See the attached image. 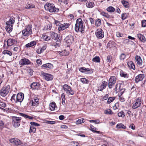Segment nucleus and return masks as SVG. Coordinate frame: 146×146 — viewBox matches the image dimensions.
Listing matches in <instances>:
<instances>
[{
	"label": "nucleus",
	"mask_w": 146,
	"mask_h": 146,
	"mask_svg": "<svg viewBox=\"0 0 146 146\" xmlns=\"http://www.w3.org/2000/svg\"><path fill=\"white\" fill-rule=\"evenodd\" d=\"M126 55L124 53L121 54L120 56V58L121 60H124L125 58Z\"/></svg>",
	"instance_id": "obj_54"
},
{
	"label": "nucleus",
	"mask_w": 146,
	"mask_h": 146,
	"mask_svg": "<svg viewBox=\"0 0 146 146\" xmlns=\"http://www.w3.org/2000/svg\"><path fill=\"white\" fill-rule=\"evenodd\" d=\"M15 42V40L9 38L7 41H6V42H7V44L8 46H10L14 44Z\"/></svg>",
	"instance_id": "obj_22"
},
{
	"label": "nucleus",
	"mask_w": 146,
	"mask_h": 146,
	"mask_svg": "<svg viewBox=\"0 0 146 146\" xmlns=\"http://www.w3.org/2000/svg\"><path fill=\"white\" fill-rule=\"evenodd\" d=\"M9 22H6V29L7 32L9 33L11 32L12 30V25L9 24Z\"/></svg>",
	"instance_id": "obj_20"
},
{
	"label": "nucleus",
	"mask_w": 146,
	"mask_h": 146,
	"mask_svg": "<svg viewBox=\"0 0 146 146\" xmlns=\"http://www.w3.org/2000/svg\"><path fill=\"white\" fill-rule=\"evenodd\" d=\"M64 41L67 44L68 46L73 42V37L71 35H69L65 38Z\"/></svg>",
	"instance_id": "obj_8"
},
{
	"label": "nucleus",
	"mask_w": 146,
	"mask_h": 146,
	"mask_svg": "<svg viewBox=\"0 0 146 146\" xmlns=\"http://www.w3.org/2000/svg\"><path fill=\"white\" fill-rule=\"evenodd\" d=\"M43 78L47 81L51 80L53 78V76L51 74L43 72L42 73Z\"/></svg>",
	"instance_id": "obj_13"
},
{
	"label": "nucleus",
	"mask_w": 146,
	"mask_h": 146,
	"mask_svg": "<svg viewBox=\"0 0 146 146\" xmlns=\"http://www.w3.org/2000/svg\"><path fill=\"white\" fill-rule=\"evenodd\" d=\"M129 15L128 13H123L121 15V18L123 20H124L126 19Z\"/></svg>",
	"instance_id": "obj_32"
},
{
	"label": "nucleus",
	"mask_w": 146,
	"mask_h": 146,
	"mask_svg": "<svg viewBox=\"0 0 146 146\" xmlns=\"http://www.w3.org/2000/svg\"><path fill=\"white\" fill-rule=\"evenodd\" d=\"M10 90V86L8 85L3 87L0 91V95L5 97L8 93Z\"/></svg>",
	"instance_id": "obj_5"
},
{
	"label": "nucleus",
	"mask_w": 146,
	"mask_h": 146,
	"mask_svg": "<svg viewBox=\"0 0 146 146\" xmlns=\"http://www.w3.org/2000/svg\"><path fill=\"white\" fill-rule=\"evenodd\" d=\"M111 58L110 56H108L107 57V62H111Z\"/></svg>",
	"instance_id": "obj_64"
},
{
	"label": "nucleus",
	"mask_w": 146,
	"mask_h": 146,
	"mask_svg": "<svg viewBox=\"0 0 146 146\" xmlns=\"http://www.w3.org/2000/svg\"><path fill=\"white\" fill-rule=\"evenodd\" d=\"M58 53L60 54L62 56H66L69 54V52L66 51V50H64L59 51Z\"/></svg>",
	"instance_id": "obj_25"
},
{
	"label": "nucleus",
	"mask_w": 146,
	"mask_h": 146,
	"mask_svg": "<svg viewBox=\"0 0 146 146\" xmlns=\"http://www.w3.org/2000/svg\"><path fill=\"white\" fill-rule=\"evenodd\" d=\"M35 7V6L33 5L28 4L25 6L26 9H30Z\"/></svg>",
	"instance_id": "obj_52"
},
{
	"label": "nucleus",
	"mask_w": 146,
	"mask_h": 146,
	"mask_svg": "<svg viewBox=\"0 0 146 146\" xmlns=\"http://www.w3.org/2000/svg\"><path fill=\"white\" fill-rule=\"evenodd\" d=\"M80 81L84 84H88V80L84 78H82L80 79Z\"/></svg>",
	"instance_id": "obj_41"
},
{
	"label": "nucleus",
	"mask_w": 146,
	"mask_h": 146,
	"mask_svg": "<svg viewBox=\"0 0 146 146\" xmlns=\"http://www.w3.org/2000/svg\"><path fill=\"white\" fill-rule=\"evenodd\" d=\"M56 107V105L55 102H52L50 103L49 108L50 110L51 111H53L55 109Z\"/></svg>",
	"instance_id": "obj_24"
},
{
	"label": "nucleus",
	"mask_w": 146,
	"mask_h": 146,
	"mask_svg": "<svg viewBox=\"0 0 146 146\" xmlns=\"http://www.w3.org/2000/svg\"><path fill=\"white\" fill-rule=\"evenodd\" d=\"M85 121V120L84 119H80L76 121V123L77 124H79L84 123Z\"/></svg>",
	"instance_id": "obj_37"
},
{
	"label": "nucleus",
	"mask_w": 146,
	"mask_h": 146,
	"mask_svg": "<svg viewBox=\"0 0 146 146\" xmlns=\"http://www.w3.org/2000/svg\"><path fill=\"white\" fill-rule=\"evenodd\" d=\"M116 35L117 37H122L123 35V34L120 33L119 32H118L116 33Z\"/></svg>",
	"instance_id": "obj_57"
},
{
	"label": "nucleus",
	"mask_w": 146,
	"mask_h": 146,
	"mask_svg": "<svg viewBox=\"0 0 146 146\" xmlns=\"http://www.w3.org/2000/svg\"><path fill=\"white\" fill-rule=\"evenodd\" d=\"M107 10L110 13L113 12L115 11V9L112 6L108 7L107 9Z\"/></svg>",
	"instance_id": "obj_34"
},
{
	"label": "nucleus",
	"mask_w": 146,
	"mask_h": 146,
	"mask_svg": "<svg viewBox=\"0 0 146 146\" xmlns=\"http://www.w3.org/2000/svg\"><path fill=\"white\" fill-rule=\"evenodd\" d=\"M135 60L137 65L141 66L142 64L143 61L140 56H135Z\"/></svg>",
	"instance_id": "obj_21"
},
{
	"label": "nucleus",
	"mask_w": 146,
	"mask_h": 146,
	"mask_svg": "<svg viewBox=\"0 0 146 146\" xmlns=\"http://www.w3.org/2000/svg\"><path fill=\"white\" fill-rule=\"evenodd\" d=\"M15 21V18L13 17H11L9 20V21H7V22H9V24H14Z\"/></svg>",
	"instance_id": "obj_39"
},
{
	"label": "nucleus",
	"mask_w": 146,
	"mask_h": 146,
	"mask_svg": "<svg viewBox=\"0 0 146 146\" xmlns=\"http://www.w3.org/2000/svg\"><path fill=\"white\" fill-rule=\"evenodd\" d=\"M90 130L92 131V132H94V129H96L95 127H94L91 124L90 125Z\"/></svg>",
	"instance_id": "obj_61"
},
{
	"label": "nucleus",
	"mask_w": 146,
	"mask_h": 146,
	"mask_svg": "<svg viewBox=\"0 0 146 146\" xmlns=\"http://www.w3.org/2000/svg\"><path fill=\"white\" fill-rule=\"evenodd\" d=\"M63 88L66 93L68 95H73L74 92L71 87L67 84H64L63 86Z\"/></svg>",
	"instance_id": "obj_4"
},
{
	"label": "nucleus",
	"mask_w": 146,
	"mask_h": 146,
	"mask_svg": "<svg viewBox=\"0 0 146 146\" xmlns=\"http://www.w3.org/2000/svg\"><path fill=\"white\" fill-rule=\"evenodd\" d=\"M121 3L125 8H127L129 7V4L127 2L123 0L122 1Z\"/></svg>",
	"instance_id": "obj_36"
},
{
	"label": "nucleus",
	"mask_w": 146,
	"mask_h": 146,
	"mask_svg": "<svg viewBox=\"0 0 146 146\" xmlns=\"http://www.w3.org/2000/svg\"><path fill=\"white\" fill-rule=\"evenodd\" d=\"M85 27L84 22L81 18L77 19L75 27V30L77 32L84 33Z\"/></svg>",
	"instance_id": "obj_1"
},
{
	"label": "nucleus",
	"mask_w": 146,
	"mask_h": 146,
	"mask_svg": "<svg viewBox=\"0 0 146 146\" xmlns=\"http://www.w3.org/2000/svg\"><path fill=\"white\" fill-rule=\"evenodd\" d=\"M50 35L52 39L57 41L58 42H59V40H60L58 37V34L57 33L51 32L50 33Z\"/></svg>",
	"instance_id": "obj_18"
},
{
	"label": "nucleus",
	"mask_w": 146,
	"mask_h": 146,
	"mask_svg": "<svg viewBox=\"0 0 146 146\" xmlns=\"http://www.w3.org/2000/svg\"><path fill=\"white\" fill-rule=\"evenodd\" d=\"M4 123L2 121L0 120V129H2L4 126Z\"/></svg>",
	"instance_id": "obj_59"
},
{
	"label": "nucleus",
	"mask_w": 146,
	"mask_h": 146,
	"mask_svg": "<svg viewBox=\"0 0 146 146\" xmlns=\"http://www.w3.org/2000/svg\"><path fill=\"white\" fill-rule=\"evenodd\" d=\"M59 42H52L51 43V45L52 46H54L56 48L57 46H59L60 45V40L59 41Z\"/></svg>",
	"instance_id": "obj_42"
},
{
	"label": "nucleus",
	"mask_w": 146,
	"mask_h": 146,
	"mask_svg": "<svg viewBox=\"0 0 146 146\" xmlns=\"http://www.w3.org/2000/svg\"><path fill=\"white\" fill-rule=\"evenodd\" d=\"M30 63V61L27 58H24L21 59L19 62V64L21 66L28 65Z\"/></svg>",
	"instance_id": "obj_11"
},
{
	"label": "nucleus",
	"mask_w": 146,
	"mask_h": 146,
	"mask_svg": "<svg viewBox=\"0 0 146 146\" xmlns=\"http://www.w3.org/2000/svg\"><path fill=\"white\" fill-rule=\"evenodd\" d=\"M36 62L38 64L41 65L42 64V61L40 59H38L36 60Z\"/></svg>",
	"instance_id": "obj_63"
},
{
	"label": "nucleus",
	"mask_w": 146,
	"mask_h": 146,
	"mask_svg": "<svg viewBox=\"0 0 146 146\" xmlns=\"http://www.w3.org/2000/svg\"><path fill=\"white\" fill-rule=\"evenodd\" d=\"M36 41H33L26 44L25 46L27 47L28 48L35 45L36 44Z\"/></svg>",
	"instance_id": "obj_26"
},
{
	"label": "nucleus",
	"mask_w": 146,
	"mask_h": 146,
	"mask_svg": "<svg viewBox=\"0 0 146 146\" xmlns=\"http://www.w3.org/2000/svg\"><path fill=\"white\" fill-rule=\"evenodd\" d=\"M42 38L45 40H48L50 39V37L46 35H43Z\"/></svg>",
	"instance_id": "obj_49"
},
{
	"label": "nucleus",
	"mask_w": 146,
	"mask_h": 146,
	"mask_svg": "<svg viewBox=\"0 0 146 146\" xmlns=\"http://www.w3.org/2000/svg\"><path fill=\"white\" fill-rule=\"evenodd\" d=\"M108 85V83L105 81L102 82L101 85L98 88V90L100 91H102V90L105 89Z\"/></svg>",
	"instance_id": "obj_17"
},
{
	"label": "nucleus",
	"mask_w": 146,
	"mask_h": 146,
	"mask_svg": "<svg viewBox=\"0 0 146 146\" xmlns=\"http://www.w3.org/2000/svg\"><path fill=\"white\" fill-rule=\"evenodd\" d=\"M9 141L13 144L17 145H21V144L20 140L16 138L11 139Z\"/></svg>",
	"instance_id": "obj_14"
},
{
	"label": "nucleus",
	"mask_w": 146,
	"mask_h": 146,
	"mask_svg": "<svg viewBox=\"0 0 146 146\" xmlns=\"http://www.w3.org/2000/svg\"><path fill=\"white\" fill-rule=\"evenodd\" d=\"M116 128L118 129L123 128L125 129L126 128V127L122 123L117 124L116 126Z\"/></svg>",
	"instance_id": "obj_38"
},
{
	"label": "nucleus",
	"mask_w": 146,
	"mask_h": 146,
	"mask_svg": "<svg viewBox=\"0 0 146 146\" xmlns=\"http://www.w3.org/2000/svg\"><path fill=\"white\" fill-rule=\"evenodd\" d=\"M142 26L143 27H146V20H143L142 21Z\"/></svg>",
	"instance_id": "obj_58"
},
{
	"label": "nucleus",
	"mask_w": 146,
	"mask_h": 146,
	"mask_svg": "<svg viewBox=\"0 0 146 146\" xmlns=\"http://www.w3.org/2000/svg\"><path fill=\"white\" fill-rule=\"evenodd\" d=\"M43 50L41 48H40L36 50V52L38 54H40L43 52Z\"/></svg>",
	"instance_id": "obj_60"
},
{
	"label": "nucleus",
	"mask_w": 146,
	"mask_h": 146,
	"mask_svg": "<svg viewBox=\"0 0 146 146\" xmlns=\"http://www.w3.org/2000/svg\"><path fill=\"white\" fill-rule=\"evenodd\" d=\"M44 7L46 10L50 13H57L59 11V9L56 8L53 4H46L45 5Z\"/></svg>",
	"instance_id": "obj_2"
},
{
	"label": "nucleus",
	"mask_w": 146,
	"mask_h": 146,
	"mask_svg": "<svg viewBox=\"0 0 146 146\" xmlns=\"http://www.w3.org/2000/svg\"><path fill=\"white\" fill-rule=\"evenodd\" d=\"M31 25H28L27 28L22 31L23 36L27 37L29 35L32 34V30Z\"/></svg>",
	"instance_id": "obj_3"
},
{
	"label": "nucleus",
	"mask_w": 146,
	"mask_h": 146,
	"mask_svg": "<svg viewBox=\"0 0 146 146\" xmlns=\"http://www.w3.org/2000/svg\"><path fill=\"white\" fill-rule=\"evenodd\" d=\"M19 114L21 116H23L26 119H33V117L29 116L25 114L22 113H20Z\"/></svg>",
	"instance_id": "obj_31"
},
{
	"label": "nucleus",
	"mask_w": 146,
	"mask_h": 146,
	"mask_svg": "<svg viewBox=\"0 0 146 146\" xmlns=\"http://www.w3.org/2000/svg\"><path fill=\"white\" fill-rule=\"evenodd\" d=\"M144 77L143 74H139L135 77V80L136 83H137L140 81H142Z\"/></svg>",
	"instance_id": "obj_19"
},
{
	"label": "nucleus",
	"mask_w": 146,
	"mask_h": 146,
	"mask_svg": "<svg viewBox=\"0 0 146 146\" xmlns=\"http://www.w3.org/2000/svg\"><path fill=\"white\" fill-rule=\"evenodd\" d=\"M101 24V20L100 19H98L95 22V25L97 27L100 26Z\"/></svg>",
	"instance_id": "obj_40"
},
{
	"label": "nucleus",
	"mask_w": 146,
	"mask_h": 146,
	"mask_svg": "<svg viewBox=\"0 0 146 146\" xmlns=\"http://www.w3.org/2000/svg\"><path fill=\"white\" fill-rule=\"evenodd\" d=\"M86 5L88 8H92L94 6V4L93 2H87Z\"/></svg>",
	"instance_id": "obj_28"
},
{
	"label": "nucleus",
	"mask_w": 146,
	"mask_h": 146,
	"mask_svg": "<svg viewBox=\"0 0 146 146\" xmlns=\"http://www.w3.org/2000/svg\"><path fill=\"white\" fill-rule=\"evenodd\" d=\"M119 100L121 102H123L125 101V99L124 98L121 96H119Z\"/></svg>",
	"instance_id": "obj_62"
},
{
	"label": "nucleus",
	"mask_w": 146,
	"mask_h": 146,
	"mask_svg": "<svg viewBox=\"0 0 146 146\" xmlns=\"http://www.w3.org/2000/svg\"><path fill=\"white\" fill-rule=\"evenodd\" d=\"M58 2L62 5L63 4L66 5L68 3V0H58Z\"/></svg>",
	"instance_id": "obj_33"
},
{
	"label": "nucleus",
	"mask_w": 146,
	"mask_h": 146,
	"mask_svg": "<svg viewBox=\"0 0 146 146\" xmlns=\"http://www.w3.org/2000/svg\"><path fill=\"white\" fill-rule=\"evenodd\" d=\"M65 29V28L64 27L63 24L60 25L58 28V30L59 31L63 30Z\"/></svg>",
	"instance_id": "obj_50"
},
{
	"label": "nucleus",
	"mask_w": 146,
	"mask_h": 146,
	"mask_svg": "<svg viewBox=\"0 0 146 146\" xmlns=\"http://www.w3.org/2000/svg\"><path fill=\"white\" fill-rule=\"evenodd\" d=\"M141 104V99L140 98H138L135 100V103L132 106V108L134 109H136L140 106Z\"/></svg>",
	"instance_id": "obj_9"
},
{
	"label": "nucleus",
	"mask_w": 146,
	"mask_h": 146,
	"mask_svg": "<svg viewBox=\"0 0 146 146\" xmlns=\"http://www.w3.org/2000/svg\"><path fill=\"white\" fill-rule=\"evenodd\" d=\"M36 131V128L33 126H31L30 127L29 133H31L32 132L35 133Z\"/></svg>",
	"instance_id": "obj_35"
},
{
	"label": "nucleus",
	"mask_w": 146,
	"mask_h": 146,
	"mask_svg": "<svg viewBox=\"0 0 146 146\" xmlns=\"http://www.w3.org/2000/svg\"><path fill=\"white\" fill-rule=\"evenodd\" d=\"M104 113L106 114H111L113 113L112 111L110 109L105 110V111Z\"/></svg>",
	"instance_id": "obj_53"
},
{
	"label": "nucleus",
	"mask_w": 146,
	"mask_h": 146,
	"mask_svg": "<svg viewBox=\"0 0 146 146\" xmlns=\"http://www.w3.org/2000/svg\"><path fill=\"white\" fill-rule=\"evenodd\" d=\"M120 75L121 77H123L124 78L128 77V75H127V74L123 71L120 72Z\"/></svg>",
	"instance_id": "obj_45"
},
{
	"label": "nucleus",
	"mask_w": 146,
	"mask_h": 146,
	"mask_svg": "<svg viewBox=\"0 0 146 146\" xmlns=\"http://www.w3.org/2000/svg\"><path fill=\"white\" fill-rule=\"evenodd\" d=\"M30 124L32 125L31 126H34V125L36 126H40V125L39 124L34 122H31Z\"/></svg>",
	"instance_id": "obj_56"
},
{
	"label": "nucleus",
	"mask_w": 146,
	"mask_h": 146,
	"mask_svg": "<svg viewBox=\"0 0 146 146\" xmlns=\"http://www.w3.org/2000/svg\"><path fill=\"white\" fill-rule=\"evenodd\" d=\"M42 67L46 68H51L53 67V65L51 64L48 63L43 65Z\"/></svg>",
	"instance_id": "obj_29"
},
{
	"label": "nucleus",
	"mask_w": 146,
	"mask_h": 146,
	"mask_svg": "<svg viewBox=\"0 0 146 146\" xmlns=\"http://www.w3.org/2000/svg\"><path fill=\"white\" fill-rule=\"evenodd\" d=\"M21 118L20 117H14L12 118V123L13 126L17 127L20 125L21 120Z\"/></svg>",
	"instance_id": "obj_6"
},
{
	"label": "nucleus",
	"mask_w": 146,
	"mask_h": 146,
	"mask_svg": "<svg viewBox=\"0 0 146 146\" xmlns=\"http://www.w3.org/2000/svg\"><path fill=\"white\" fill-rule=\"evenodd\" d=\"M92 61L94 62H100V58L99 56H96L93 59Z\"/></svg>",
	"instance_id": "obj_44"
},
{
	"label": "nucleus",
	"mask_w": 146,
	"mask_h": 146,
	"mask_svg": "<svg viewBox=\"0 0 146 146\" xmlns=\"http://www.w3.org/2000/svg\"><path fill=\"white\" fill-rule=\"evenodd\" d=\"M32 105L33 106L37 105L39 103V100L38 99H35L31 101Z\"/></svg>",
	"instance_id": "obj_30"
},
{
	"label": "nucleus",
	"mask_w": 146,
	"mask_h": 146,
	"mask_svg": "<svg viewBox=\"0 0 146 146\" xmlns=\"http://www.w3.org/2000/svg\"><path fill=\"white\" fill-rule=\"evenodd\" d=\"M24 98V94L22 93H19L16 96V102H21L23 100Z\"/></svg>",
	"instance_id": "obj_12"
},
{
	"label": "nucleus",
	"mask_w": 146,
	"mask_h": 146,
	"mask_svg": "<svg viewBox=\"0 0 146 146\" xmlns=\"http://www.w3.org/2000/svg\"><path fill=\"white\" fill-rule=\"evenodd\" d=\"M95 34L97 37L98 38L101 39L104 37V33L101 29H98Z\"/></svg>",
	"instance_id": "obj_10"
},
{
	"label": "nucleus",
	"mask_w": 146,
	"mask_h": 146,
	"mask_svg": "<svg viewBox=\"0 0 146 146\" xmlns=\"http://www.w3.org/2000/svg\"><path fill=\"white\" fill-rule=\"evenodd\" d=\"M101 14L103 16L107 18H110V16L108 13L104 12H102L101 13Z\"/></svg>",
	"instance_id": "obj_46"
},
{
	"label": "nucleus",
	"mask_w": 146,
	"mask_h": 146,
	"mask_svg": "<svg viewBox=\"0 0 146 146\" xmlns=\"http://www.w3.org/2000/svg\"><path fill=\"white\" fill-rule=\"evenodd\" d=\"M16 96L15 94H13L12 96L11 100L13 102H15L16 103Z\"/></svg>",
	"instance_id": "obj_48"
},
{
	"label": "nucleus",
	"mask_w": 146,
	"mask_h": 146,
	"mask_svg": "<svg viewBox=\"0 0 146 146\" xmlns=\"http://www.w3.org/2000/svg\"><path fill=\"white\" fill-rule=\"evenodd\" d=\"M118 115L119 117H123L125 116L124 113L123 111H121L118 113Z\"/></svg>",
	"instance_id": "obj_51"
},
{
	"label": "nucleus",
	"mask_w": 146,
	"mask_h": 146,
	"mask_svg": "<svg viewBox=\"0 0 146 146\" xmlns=\"http://www.w3.org/2000/svg\"><path fill=\"white\" fill-rule=\"evenodd\" d=\"M116 80L115 76H111L109 80L108 87L109 88H111L115 85Z\"/></svg>",
	"instance_id": "obj_7"
},
{
	"label": "nucleus",
	"mask_w": 146,
	"mask_h": 146,
	"mask_svg": "<svg viewBox=\"0 0 146 146\" xmlns=\"http://www.w3.org/2000/svg\"><path fill=\"white\" fill-rule=\"evenodd\" d=\"M119 89L120 90V91H119V94H120V95L121 96V95H122L123 93L124 92L125 89H120V86L119 84Z\"/></svg>",
	"instance_id": "obj_55"
},
{
	"label": "nucleus",
	"mask_w": 146,
	"mask_h": 146,
	"mask_svg": "<svg viewBox=\"0 0 146 146\" xmlns=\"http://www.w3.org/2000/svg\"><path fill=\"white\" fill-rule=\"evenodd\" d=\"M3 53L4 54H7L10 56H11L12 55V53L11 52L7 50H4Z\"/></svg>",
	"instance_id": "obj_47"
},
{
	"label": "nucleus",
	"mask_w": 146,
	"mask_h": 146,
	"mask_svg": "<svg viewBox=\"0 0 146 146\" xmlns=\"http://www.w3.org/2000/svg\"><path fill=\"white\" fill-rule=\"evenodd\" d=\"M127 65L130 68H132L133 70H135V67L134 64L132 61L128 62L127 63Z\"/></svg>",
	"instance_id": "obj_27"
},
{
	"label": "nucleus",
	"mask_w": 146,
	"mask_h": 146,
	"mask_svg": "<svg viewBox=\"0 0 146 146\" xmlns=\"http://www.w3.org/2000/svg\"><path fill=\"white\" fill-rule=\"evenodd\" d=\"M79 70L81 72L84 73L86 74H89L92 73L89 68H86L84 67H82L80 68Z\"/></svg>",
	"instance_id": "obj_16"
},
{
	"label": "nucleus",
	"mask_w": 146,
	"mask_h": 146,
	"mask_svg": "<svg viewBox=\"0 0 146 146\" xmlns=\"http://www.w3.org/2000/svg\"><path fill=\"white\" fill-rule=\"evenodd\" d=\"M31 87L33 89L38 90L41 87L40 84L38 82H33L31 85Z\"/></svg>",
	"instance_id": "obj_15"
},
{
	"label": "nucleus",
	"mask_w": 146,
	"mask_h": 146,
	"mask_svg": "<svg viewBox=\"0 0 146 146\" xmlns=\"http://www.w3.org/2000/svg\"><path fill=\"white\" fill-rule=\"evenodd\" d=\"M115 99V97H110L108 98L107 102L108 104H110Z\"/></svg>",
	"instance_id": "obj_43"
},
{
	"label": "nucleus",
	"mask_w": 146,
	"mask_h": 146,
	"mask_svg": "<svg viewBox=\"0 0 146 146\" xmlns=\"http://www.w3.org/2000/svg\"><path fill=\"white\" fill-rule=\"evenodd\" d=\"M137 37L142 42H144L146 41L145 37L142 34L139 33L137 35Z\"/></svg>",
	"instance_id": "obj_23"
}]
</instances>
